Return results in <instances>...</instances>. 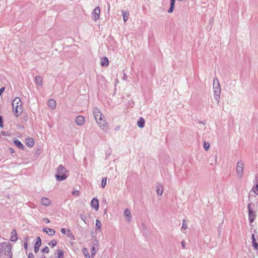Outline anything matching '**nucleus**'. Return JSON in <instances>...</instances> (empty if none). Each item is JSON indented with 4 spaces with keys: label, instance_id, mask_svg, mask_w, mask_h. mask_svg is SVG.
Listing matches in <instances>:
<instances>
[{
    "label": "nucleus",
    "instance_id": "nucleus-1",
    "mask_svg": "<svg viewBox=\"0 0 258 258\" xmlns=\"http://www.w3.org/2000/svg\"><path fill=\"white\" fill-rule=\"evenodd\" d=\"M93 113L95 118V119L98 124L99 126L103 131L107 132V122L105 120V116L100 111V109L95 107L93 109Z\"/></svg>",
    "mask_w": 258,
    "mask_h": 258
},
{
    "label": "nucleus",
    "instance_id": "nucleus-2",
    "mask_svg": "<svg viewBox=\"0 0 258 258\" xmlns=\"http://www.w3.org/2000/svg\"><path fill=\"white\" fill-rule=\"evenodd\" d=\"M12 106L14 114L16 117H19L23 111L22 102L20 98H15L12 102Z\"/></svg>",
    "mask_w": 258,
    "mask_h": 258
},
{
    "label": "nucleus",
    "instance_id": "nucleus-3",
    "mask_svg": "<svg viewBox=\"0 0 258 258\" xmlns=\"http://www.w3.org/2000/svg\"><path fill=\"white\" fill-rule=\"evenodd\" d=\"M213 88L214 98L219 103L220 98L221 87L217 78H215L213 80Z\"/></svg>",
    "mask_w": 258,
    "mask_h": 258
},
{
    "label": "nucleus",
    "instance_id": "nucleus-4",
    "mask_svg": "<svg viewBox=\"0 0 258 258\" xmlns=\"http://www.w3.org/2000/svg\"><path fill=\"white\" fill-rule=\"evenodd\" d=\"M67 170L62 165H59L56 169V173L55 174V177L57 181H62L65 180L67 175H66Z\"/></svg>",
    "mask_w": 258,
    "mask_h": 258
},
{
    "label": "nucleus",
    "instance_id": "nucleus-5",
    "mask_svg": "<svg viewBox=\"0 0 258 258\" xmlns=\"http://www.w3.org/2000/svg\"><path fill=\"white\" fill-rule=\"evenodd\" d=\"M248 211V220L250 223H252L256 217L255 211L257 209V205L252 203H248L247 205Z\"/></svg>",
    "mask_w": 258,
    "mask_h": 258
},
{
    "label": "nucleus",
    "instance_id": "nucleus-6",
    "mask_svg": "<svg viewBox=\"0 0 258 258\" xmlns=\"http://www.w3.org/2000/svg\"><path fill=\"white\" fill-rule=\"evenodd\" d=\"M1 249L6 255H9L11 253H12L11 251L12 247L9 242L2 243L1 244Z\"/></svg>",
    "mask_w": 258,
    "mask_h": 258
},
{
    "label": "nucleus",
    "instance_id": "nucleus-7",
    "mask_svg": "<svg viewBox=\"0 0 258 258\" xmlns=\"http://www.w3.org/2000/svg\"><path fill=\"white\" fill-rule=\"evenodd\" d=\"M244 164L243 162L240 160L239 161L236 165V171L238 175L241 177L243 175Z\"/></svg>",
    "mask_w": 258,
    "mask_h": 258
},
{
    "label": "nucleus",
    "instance_id": "nucleus-8",
    "mask_svg": "<svg viewBox=\"0 0 258 258\" xmlns=\"http://www.w3.org/2000/svg\"><path fill=\"white\" fill-rule=\"evenodd\" d=\"M100 14V8L99 7H96L92 12V15L93 19L96 21L99 19Z\"/></svg>",
    "mask_w": 258,
    "mask_h": 258
},
{
    "label": "nucleus",
    "instance_id": "nucleus-9",
    "mask_svg": "<svg viewBox=\"0 0 258 258\" xmlns=\"http://www.w3.org/2000/svg\"><path fill=\"white\" fill-rule=\"evenodd\" d=\"M98 242L97 240H95L91 248V257L92 258H93L95 254L96 253L98 249Z\"/></svg>",
    "mask_w": 258,
    "mask_h": 258
},
{
    "label": "nucleus",
    "instance_id": "nucleus-10",
    "mask_svg": "<svg viewBox=\"0 0 258 258\" xmlns=\"http://www.w3.org/2000/svg\"><path fill=\"white\" fill-rule=\"evenodd\" d=\"M41 244V240L40 237H36V241L34 247V250L35 253H37L39 251V248Z\"/></svg>",
    "mask_w": 258,
    "mask_h": 258
},
{
    "label": "nucleus",
    "instance_id": "nucleus-11",
    "mask_svg": "<svg viewBox=\"0 0 258 258\" xmlns=\"http://www.w3.org/2000/svg\"><path fill=\"white\" fill-rule=\"evenodd\" d=\"M84 117L83 116L79 115L76 117L75 122L77 125L81 126L84 124Z\"/></svg>",
    "mask_w": 258,
    "mask_h": 258
},
{
    "label": "nucleus",
    "instance_id": "nucleus-12",
    "mask_svg": "<svg viewBox=\"0 0 258 258\" xmlns=\"http://www.w3.org/2000/svg\"><path fill=\"white\" fill-rule=\"evenodd\" d=\"M91 205L92 208L95 209L96 211L98 210L99 207L98 200L96 198H93L91 202Z\"/></svg>",
    "mask_w": 258,
    "mask_h": 258
},
{
    "label": "nucleus",
    "instance_id": "nucleus-13",
    "mask_svg": "<svg viewBox=\"0 0 258 258\" xmlns=\"http://www.w3.org/2000/svg\"><path fill=\"white\" fill-rule=\"evenodd\" d=\"M42 230L50 236L53 235L55 232L54 229L49 228H44Z\"/></svg>",
    "mask_w": 258,
    "mask_h": 258
},
{
    "label": "nucleus",
    "instance_id": "nucleus-14",
    "mask_svg": "<svg viewBox=\"0 0 258 258\" xmlns=\"http://www.w3.org/2000/svg\"><path fill=\"white\" fill-rule=\"evenodd\" d=\"M124 216L125 217V219L128 222L131 220V215L130 210L128 209H126L124 211Z\"/></svg>",
    "mask_w": 258,
    "mask_h": 258
},
{
    "label": "nucleus",
    "instance_id": "nucleus-15",
    "mask_svg": "<svg viewBox=\"0 0 258 258\" xmlns=\"http://www.w3.org/2000/svg\"><path fill=\"white\" fill-rule=\"evenodd\" d=\"M41 203L43 205L45 206H48L50 205L51 201L48 198L46 197H43L41 199Z\"/></svg>",
    "mask_w": 258,
    "mask_h": 258
},
{
    "label": "nucleus",
    "instance_id": "nucleus-16",
    "mask_svg": "<svg viewBox=\"0 0 258 258\" xmlns=\"http://www.w3.org/2000/svg\"><path fill=\"white\" fill-rule=\"evenodd\" d=\"M157 194L159 196H161L163 194V188L161 184H158L156 186Z\"/></svg>",
    "mask_w": 258,
    "mask_h": 258
},
{
    "label": "nucleus",
    "instance_id": "nucleus-17",
    "mask_svg": "<svg viewBox=\"0 0 258 258\" xmlns=\"http://www.w3.org/2000/svg\"><path fill=\"white\" fill-rule=\"evenodd\" d=\"M17 239L18 238H17V235L16 231L15 229H14L11 232V236L10 240L11 241L15 242L17 240Z\"/></svg>",
    "mask_w": 258,
    "mask_h": 258
},
{
    "label": "nucleus",
    "instance_id": "nucleus-18",
    "mask_svg": "<svg viewBox=\"0 0 258 258\" xmlns=\"http://www.w3.org/2000/svg\"><path fill=\"white\" fill-rule=\"evenodd\" d=\"M109 64V60L107 57H103L101 60V65L103 67H107Z\"/></svg>",
    "mask_w": 258,
    "mask_h": 258
},
{
    "label": "nucleus",
    "instance_id": "nucleus-19",
    "mask_svg": "<svg viewBox=\"0 0 258 258\" xmlns=\"http://www.w3.org/2000/svg\"><path fill=\"white\" fill-rule=\"evenodd\" d=\"M145 119L141 117L137 122V125L140 128H143L145 126Z\"/></svg>",
    "mask_w": 258,
    "mask_h": 258
},
{
    "label": "nucleus",
    "instance_id": "nucleus-20",
    "mask_svg": "<svg viewBox=\"0 0 258 258\" xmlns=\"http://www.w3.org/2000/svg\"><path fill=\"white\" fill-rule=\"evenodd\" d=\"M48 106L52 109H54L56 107V102L55 100L50 99L48 100Z\"/></svg>",
    "mask_w": 258,
    "mask_h": 258
},
{
    "label": "nucleus",
    "instance_id": "nucleus-21",
    "mask_svg": "<svg viewBox=\"0 0 258 258\" xmlns=\"http://www.w3.org/2000/svg\"><path fill=\"white\" fill-rule=\"evenodd\" d=\"M35 82L37 85L41 86L43 84V80L40 76H37L35 79Z\"/></svg>",
    "mask_w": 258,
    "mask_h": 258
},
{
    "label": "nucleus",
    "instance_id": "nucleus-22",
    "mask_svg": "<svg viewBox=\"0 0 258 258\" xmlns=\"http://www.w3.org/2000/svg\"><path fill=\"white\" fill-rule=\"evenodd\" d=\"M14 144L19 149H24V145L22 144V143L18 139H15L14 140Z\"/></svg>",
    "mask_w": 258,
    "mask_h": 258
},
{
    "label": "nucleus",
    "instance_id": "nucleus-23",
    "mask_svg": "<svg viewBox=\"0 0 258 258\" xmlns=\"http://www.w3.org/2000/svg\"><path fill=\"white\" fill-rule=\"evenodd\" d=\"M122 17H123V20L124 22H125L126 21H127V20L128 19V17L130 15L129 12L128 11L125 12V11H122Z\"/></svg>",
    "mask_w": 258,
    "mask_h": 258
},
{
    "label": "nucleus",
    "instance_id": "nucleus-24",
    "mask_svg": "<svg viewBox=\"0 0 258 258\" xmlns=\"http://www.w3.org/2000/svg\"><path fill=\"white\" fill-rule=\"evenodd\" d=\"M34 144H35V142H34V139H28L27 140L26 143V145L29 147H33L34 146Z\"/></svg>",
    "mask_w": 258,
    "mask_h": 258
},
{
    "label": "nucleus",
    "instance_id": "nucleus-25",
    "mask_svg": "<svg viewBox=\"0 0 258 258\" xmlns=\"http://www.w3.org/2000/svg\"><path fill=\"white\" fill-rule=\"evenodd\" d=\"M251 237H252V246L255 249H257L258 248V243L256 242V240H255V237H254V234H252Z\"/></svg>",
    "mask_w": 258,
    "mask_h": 258
},
{
    "label": "nucleus",
    "instance_id": "nucleus-26",
    "mask_svg": "<svg viewBox=\"0 0 258 258\" xmlns=\"http://www.w3.org/2000/svg\"><path fill=\"white\" fill-rule=\"evenodd\" d=\"M66 235L68 237H70L71 239L74 240L75 236L73 234L71 230L70 229H68L67 231Z\"/></svg>",
    "mask_w": 258,
    "mask_h": 258
},
{
    "label": "nucleus",
    "instance_id": "nucleus-27",
    "mask_svg": "<svg viewBox=\"0 0 258 258\" xmlns=\"http://www.w3.org/2000/svg\"><path fill=\"white\" fill-rule=\"evenodd\" d=\"M251 191L254 193L256 195H258V184H255V185L251 189Z\"/></svg>",
    "mask_w": 258,
    "mask_h": 258
},
{
    "label": "nucleus",
    "instance_id": "nucleus-28",
    "mask_svg": "<svg viewBox=\"0 0 258 258\" xmlns=\"http://www.w3.org/2000/svg\"><path fill=\"white\" fill-rule=\"evenodd\" d=\"M57 254L58 258H63V252L62 250L58 249L57 250Z\"/></svg>",
    "mask_w": 258,
    "mask_h": 258
},
{
    "label": "nucleus",
    "instance_id": "nucleus-29",
    "mask_svg": "<svg viewBox=\"0 0 258 258\" xmlns=\"http://www.w3.org/2000/svg\"><path fill=\"white\" fill-rule=\"evenodd\" d=\"M106 181H107V178L106 177H103L102 179V180H101V186L102 187H104L106 184Z\"/></svg>",
    "mask_w": 258,
    "mask_h": 258
},
{
    "label": "nucleus",
    "instance_id": "nucleus-30",
    "mask_svg": "<svg viewBox=\"0 0 258 258\" xmlns=\"http://www.w3.org/2000/svg\"><path fill=\"white\" fill-rule=\"evenodd\" d=\"M28 237H25L24 240V246L25 250H27L28 248Z\"/></svg>",
    "mask_w": 258,
    "mask_h": 258
},
{
    "label": "nucleus",
    "instance_id": "nucleus-31",
    "mask_svg": "<svg viewBox=\"0 0 258 258\" xmlns=\"http://www.w3.org/2000/svg\"><path fill=\"white\" fill-rule=\"evenodd\" d=\"M203 146L206 151H208L210 149V144L208 142H204Z\"/></svg>",
    "mask_w": 258,
    "mask_h": 258
},
{
    "label": "nucleus",
    "instance_id": "nucleus-32",
    "mask_svg": "<svg viewBox=\"0 0 258 258\" xmlns=\"http://www.w3.org/2000/svg\"><path fill=\"white\" fill-rule=\"evenodd\" d=\"M48 244L49 245H51L52 247L55 246L57 244V241L56 240L53 239L50 241Z\"/></svg>",
    "mask_w": 258,
    "mask_h": 258
},
{
    "label": "nucleus",
    "instance_id": "nucleus-33",
    "mask_svg": "<svg viewBox=\"0 0 258 258\" xmlns=\"http://www.w3.org/2000/svg\"><path fill=\"white\" fill-rule=\"evenodd\" d=\"M95 225H96V228L98 229H100L101 228V222H100V221L99 220H96Z\"/></svg>",
    "mask_w": 258,
    "mask_h": 258
},
{
    "label": "nucleus",
    "instance_id": "nucleus-34",
    "mask_svg": "<svg viewBox=\"0 0 258 258\" xmlns=\"http://www.w3.org/2000/svg\"><path fill=\"white\" fill-rule=\"evenodd\" d=\"M187 228V224H186V221L185 219H183L182 220V228L186 229Z\"/></svg>",
    "mask_w": 258,
    "mask_h": 258
},
{
    "label": "nucleus",
    "instance_id": "nucleus-35",
    "mask_svg": "<svg viewBox=\"0 0 258 258\" xmlns=\"http://www.w3.org/2000/svg\"><path fill=\"white\" fill-rule=\"evenodd\" d=\"M41 251L42 252L48 253L49 251V249L48 246H46L42 249Z\"/></svg>",
    "mask_w": 258,
    "mask_h": 258
},
{
    "label": "nucleus",
    "instance_id": "nucleus-36",
    "mask_svg": "<svg viewBox=\"0 0 258 258\" xmlns=\"http://www.w3.org/2000/svg\"><path fill=\"white\" fill-rule=\"evenodd\" d=\"M82 252L84 255H88L89 253L88 249L85 247L82 249Z\"/></svg>",
    "mask_w": 258,
    "mask_h": 258
},
{
    "label": "nucleus",
    "instance_id": "nucleus-37",
    "mask_svg": "<svg viewBox=\"0 0 258 258\" xmlns=\"http://www.w3.org/2000/svg\"><path fill=\"white\" fill-rule=\"evenodd\" d=\"M1 135L4 136H9L10 135L8 132L3 131L1 132Z\"/></svg>",
    "mask_w": 258,
    "mask_h": 258
},
{
    "label": "nucleus",
    "instance_id": "nucleus-38",
    "mask_svg": "<svg viewBox=\"0 0 258 258\" xmlns=\"http://www.w3.org/2000/svg\"><path fill=\"white\" fill-rule=\"evenodd\" d=\"M79 191L78 190H75V191H73L72 192V195L74 196H76V197H78L79 196Z\"/></svg>",
    "mask_w": 258,
    "mask_h": 258
},
{
    "label": "nucleus",
    "instance_id": "nucleus-39",
    "mask_svg": "<svg viewBox=\"0 0 258 258\" xmlns=\"http://www.w3.org/2000/svg\"><path fill=\"white\" fill-rule=\"evenodd\" d=\"M4 127L3 120L2 116H0V127L3 128Z\"/></svg>",
    "mask_w": 258,
    "mask_h": 258
},
{
    "label": "nucleus",
    "instance_id": "nucleus-40",
    "mask_svg": "<svg viewBox=\"0 0 258 258\" xmlns=\"http://www.w3.org/2000/svg\"><path fill=\"white\" fill-rule=\"evenodd\" d=\"M67 231L66 228H62L61 229H60V232L62 234H66V233H67Z\"/></svg>",
    "mask_w": 258,
    "mask_h": 258
},
{
    "label": "nucleus",
    "instance_id": "nucleus-41",
    "mask_svg": "<svg viewBox=\"0 0 258 258\" xmlns=\"http://www.w3.org/2000/svg\"><path fill=\"white\" fill-rule=\"evenodd\" d=\"M174 7L170 6V8H169V10H168V12L169 13H172V12H173V11Z\"/></svg>",
    "mask_w": 258,
    "mask_h": 258
},
{
    "label": "nucleus",
    "instance_id": "nucleus-42",
    "mask_svg": "<svg viewBox=\"0 0 258 258\" xmlns=\"http://www.w3.org/2000/svg\"><path fill=\"white\" fill-rule=\"evenodd\" d=\"M9 151L11 154H14L15 153V151L14 148H10Z\"/></svg>",
    "mask_w": 258,
    "mask_h": 258
},
{
    "label": "nucleus",
    "instance_id": "nucleus-43",
    "mask_svg": "<svg viewBox=\"0 0 258 258\" xmlns=\"http://www.w3.org/2000/svg\"><path fill=\"white\" fill-rule=\"evenodd\" d=\"M181 247H182V249H185V242L184 241H182L181 242Z\"/></svg>",
    "mask_w": 258,
    "mask_h": 258
},
{
    "label": "nucleus",
    "instance_id": "nucleus-44",
    "mask_svg": "<svg viewBox=\"0 0 258 258\" xmlns=\"http://www.w3.org/2000/svg\"><path fill=\"white\" fill-rule=\"evenodd\" d=\"M127 79V76L126 75V74L125 73H123L122 79L124 81H126Z\"/></svg>",
    "mask_w": 258,
    "mask_h": 258
},
{
    "label": "nucleus",
    "instance_id": "nucleus-45",
    "mask_svg": "<svg viewBox=\"0 0 258 258\" xmlns=\"http://www.w3.org/2000/svg\"><path fill=\"white\" fill-rule=\"evenodd\" d=\"M28 258H35L33 254L32 253H29L28 254Z\"/></svg>",
    "mask_w": 258,
    "mask_h": 258
},
{
    "label": "nucleus",
    "instance_id": "nucleus-46",
    "mask_svg": "<svg viewBox=\"0 0 258 258\" xmlns=\"http://www.w3.org/2000/svg\"><path fill=\"white\" fill-rule=\"evenodd\" d=\"M174 5H175V1L170 0V6L174 7Z\"/></svg>",
    "mask_w": 258,
    "mask_h": 258
},
{
    "label": "nucleus",
    "instance_id": "nucleus-47",
    "mask_svg": "<svg viewBox=\"0 0 258 258\" xmlns=\"http://www.w3.org/2000/svg\"><path fill=\"white\" fill-rule=\"evenodd\" d=\"M43 221L47 224L50 222L49 220L47 218H44Z\"/></svg>",
    "mask_w": 258,
    "mask_h": 258
},
{
    "label": "nucleus",
    "instance_id": "nucleus-48",
    "mask_svg": "<svg viewBox=\"0 0 258 258\" xmlns=\"http://www.w3.org/2000/svg\"><path fill=\"white\" fill-rule=\"evenodd\" d=\"M255 184H258V174L255 176Z\"/></svg>",
    "mask_w": 258,
    "mask_h": 258
},
{
    "label": "nucleus",
    "instance_id": "nucleus-49",
    "mask_svg": "<svg viewBox=\"0 0 258 258\" xmlns=\"http://www.w3.org/2000/svg\"><path fill=\"white\" fill-rule=\"evenodd\" d=\"M5 87H2L1 89H0V95H1V94L2 93V92L5 90Z\"/></svg>",
    "mask_w": 258,
    "mask_h": 258
},
{
    "label": "nucleus",
    "instance_id": "nucleus-50",
    "mask_svg": "<svg viewBox=\"0 0 258 258\" xmlns=\"http://www.w3.org/2000/svg\"><path fill=\"white\" fill-rule=\"evenodd\" d=\"M85 256L86 257V258H91V257H90V255L89 253V254H88V255H85Z\"/></svg>",
    "mask_w": 258,
    "mask_h": 258
},
{
    "label": "nucleus",
    "instance_id": "nucleus-51",
    "mask_svg": "<svg viewBox=\"0 0 258 258\" xmlns=\"http://www.w3.org/2000/svg\"><path fill=\"white\" fill-rule=\"evenodd\" d=\"M12 253H11L9 255H8L9 256L8 258H12Z\"/></svg>",
    "mask_w": 258,
    "mask_h": 258
},
{
    "label": "nucleus",
    "instance_id": "nucleus-52",
    "mask_svg": "<svg viewBox=\"0 0 258 258\" xmlns=\"http://www.w3.org/2000/svg\"><path fill=\"white\" fill-rule=\"evenodd\" d=\"M119 127L118 126H117L116 127L115 130H119Z\"/></svg>",
    "mask_w": 258,
    "mask_h": 258
},
{
    "label": "nucleus",
    "instance_id": "nucleus-53",
    "mask_svg": "<svg viewBox=\"0 0 258 258\" xmlns=\"http://www.w3.org/2000/svg\"><path fill=\"white\" fill-rule=\"evenodd\" d=\"M108 11H109V10H110V4H108Z\"/></svg>",
    "mask_w": 258,
    "mask_h": 258
},
{
    "label": "nucleus",
    "instance_id": "nucleus-54",
    "mask_svg": "<svg viewBox=\"0 0 258 258\" xmlns=\"http://www.w3.org/2000/svg\"><path fill=\"white\" fill-rule=\"evenodd\" d=\"M41 258H46V256L45 255H42Z\"/></svg>",
    "mask_w": 258,
    "mask_h": 258
},
{
    "label": "nucleus",
    "instance_id": "nucleus-55",
    "mask_svg": "<svg viewBox=\"0 0 258 258\" xmlns=\"http://www.w3.org/2000/svg\"><path fill=\"white\" fill-rule=\"evenodd\" d=\"M81 219H82L83 221H85V220H84V218H83L82 217H81Z\"/></svg>",
    "mask_w": 258,
    "mask_h": 258
},
{
    "label": "nucleus",
    "instance_id": "nucleus-56",
    "mask_svg": "<svg viewBox=\"0 0 258 258\" xmlns=\"http://www.w3.org/2000/svg\"><path fill=\"white\" fill-rule=\"evenodd\" d=\"M81 219H82L83 221H85V220H84V218H83L82 217H81Z\"/></svg>",
    "mask_w": 258,
    "mask_h": 258
}]
</instances>
